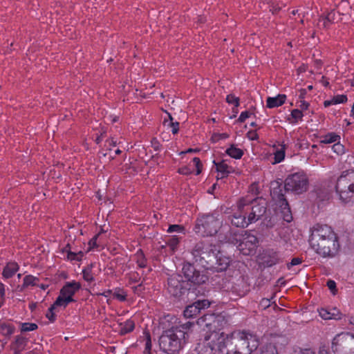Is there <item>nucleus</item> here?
Masks as SVG:
<instances>
[{
    "label": "nucleus",
    "mask_w": 354,
    "mask_h": 354,
    "mask_svg": "<svg viewBox=\"0 0 354 354\" xmlns=\"http://www.w3.org/2000/svg\"><path fill=\"white\" fill-rule=\"evenodd\" d=\"M354 174V173H351ZM352 176L351 174L346 173V174H342L337 180L336 184L334 186L335 192L339 194V198L344 201L348 198L347 192L348 184L351 181Z\"/></svg>",
    "instance_id": "obj_14"
},
{
    "label": "nucleus",
    "mask_w": 354,
    "mask_h": 354,
    "mask_svg": "<svg viewBox=\"0 0 354 354\" xmlns=\"http://www.w3.org/2000/svg\"><path fill=\"white\" fill-rule=\"evenodd\" d=\"M214 164L216 167V170L218 172L217 178H223L228 176L229 174L232 173L234 171V169L227 165V164L225 163V160H222L220 162H216V161H214Z\"/></svg>",
    "instance_id": "obj_19"
},
{
    "label": "nucleus",
    "mask_w": 354,
    "mask_h": 354,
    "mask_svg": "<svg viewBox=\"0 0 354 354\" xmlns=\"http://www.w3.org/2000/svg\"><path fill=\"white\" fill-rule=\"evenodd\" d=\"M327 20L330 24L337 23L340 19V13L339 12H335L334 10H331L328 15H326Z\"/></svg>",
    "instance_id": "obj_32"
},
{
    "label": "nucleus",
    "mask_w": 354,
    "mask_h": 354,
    "mask_svg": "<svg viewBox=\"0 0 354 354\" xmlns=\"http://www.w3.org/2000/svg\"><path fill=\"white\" fill-rule=\"evenodd\" d=\"M5 295L4 285L0 283V299H1Z\"/></svg>",
    "instance_id": "obj_62"
},
{
    "label": "nucleus",
    "mask_w": 354,
    "mask_h": 354,
    "mask_svg": "<svg viewBox=\"0 0 354 354\" xmlns=\"http://www.w3.org/2000/svg\"><path fill=\"white\" fill-rule=\"evenodd\" d=\"M226 101L229 104H234L236 107L239 106V98L232 94L227 95Z\"/></svg>",
    "instance_id": "obj_42"
},
{
    "label": "nucleus",
    "mask_w": 354,
    "mask_h": 354,
    "mask_svg": "<svg viewBox=\"0 0 354 354\" xmlns=\"http://www.w3.org/2000/svg\"><path fill=\"white\" fill-rule=\"evenodd\" d=\"M193 162L195 164L196 169H197L196 175H198L201 172L202 165H201V160L198 158L195 157L193 158Z\"/></svg>",
    "instance_id": "obj_48"
},
{
    "label": "nucleus",
    "mask_w": 354,
    "mask_h": 354,
    "mask_svg": "<svg viewBox=\"0 0 354 354\" xmlns=\"http://www.w3.org/2000/svg\"><path fill=\"white\" fill-rule=\"evenodd\" d=\"M308 178L303 172H296L288 176L284 182L285 191L299 194L307 191Z\"/></svg>",
    "instance_id": "obj_9"
},
{
    "label": "nucleus",
    "mask_w": 354,
    "mask_h": 354,
    "mask_svg": "<svg viewBox=\"0 0 354 354\" xmlns=\"http://www.w3.org/2000/svg\"><path fill=\"white\" fill-rule=\"evenodd\" d=\"M326 285L328 289L331 291V292L335 295L337 292L336 289V283L333 280H328L326 283Z\"/></svg>",
    "instance_id": "obj_46"
},
{
    "label": "nucleus",
    "mask_w": 354,
    "mask_h": 354,
    "mask_svg": "<svg viewBox=\"0 0 354 354\" xmlns=\"http://www.w3.org/2000/svg\"><path fill=\"white\" fill-rule=\"evenodd\" d=\"M306 94V89H301L299 91V98L302 100L304 97H305V95Z\"/></svg>",
    "instance_id": "obj_63"
},
{
    "label": "nucleus",
    "mask_w": 354,
    "mask_h": 354,
    "mask_svg": "<svg viewBox=\"0 0 354 354\" xmlns=\"http://www.w3.org/2000/svg\"><path fill=\"white\" fill-rule=\"evenodd\" d=\"M114 297L119 299L120 301H124L126 300V295H121L118 292H114Z\"/></svg>",
    "instance_id": "obj_61"
},
{
    "label": "nucleus",
    "mask_w": 354,
    "mask_h": 354,
    "mask_svg": "<svg viewBox=\"0 0 354 354\" xmlns=\"http://www.w3.org/2000/svg\"><path fill=\"white\" fill-rule=\"evenodd\" d=\"M281 207L283 209V211L282 212L283 219L287 223H290L292 220V216L289 207V205L286 207H285V205Z\"/></svg>",
    "instance_id": "obj_38"
},
{
    "label": "nucleus",
    "mask_w": 354,
    "mask_h": 354,
    "mask_svg": "<svg viewBox=\"0 0 354 354\" xmlns=\"http://www.w3.org/2000/svg\"><path fill=\"white\" fill-rule=\"evenodd\" d=\"M250 203V199L241 198L237 202V212L234 213L231 218V223L237 227H247L252 223H249V217L247 213V205Z\"/></svg>",
    "instance_id": "obj_11"
},
{
    "label": "nucleus",
    "mask_w": 354,
    "mask_h": 354,
    "mask_svg": "<svg viewBox=\"0 0 354 354\" xmlns=\"http://www.w3.org/2000/svg\"><path fill=\"white\" fill-rule=\"evenodd\" d=\"M120 329L119 333L121 335H124L133 330L135 324L133 321L128 319L124 324H120Z\"/></svg>",
    "instance_id": "obj_24"
},
{
    "label": "nucleus",
    "mask_w": 354,
    "mask_h": 354,
    "mask_svg": "<svg viewBox=\"0 0 354 354\" xmlns=\"http://www.w3.org/2000/svg\"><path fill=\"white\" fill-rule=\"evenodd\" d=\"M99 236V234L95 235V236H93L89 241L88 244L90 245V248L89 249L92 248H94L96 246V241H97V239Z\"/></svg>",
    "instance_id": "obj_59"
},
{
    "label": "nucleus",
    "mask_w": 354,
    "mask_h": 354,
    "mask_svg": "<svg viewBox=\"0 0 354 354\" xmlns=\"http://www.w3.org/2000/svg\"><path fill=\"white\" fill-rule=\"evenodd\" d=\"M178 173L183 175H189L192 173V169L187 166H185L178 169Z\"/></svg>",
    "instance_id": "obj_49"
},
{
    "label": "nucleus",
    "mask_w": 354,
    "mask_h": 354,
    "mask_svg": "<svg viewBox=\"0 0 354 354\" xmlns=\"http://www.w3.org/2000/svg\"><path fill=\"white\" fill-rule=\"evenodd\" d=\"M225 288L230 299L234 301L243 297L250 291L249 285L242 277L229 282Z\"/></svg>",
    "instance_id": "obj_12"
},
{
    "label": "nucleus",
    "mask_w": 354,
    "mask_h": 354,
    "mask_svg": "<svg viewBox=\"0 0 354 354\" xmlns=\"http://www.w3.org/2000/svg\"><path fill=\"white\" fill-rule=\"evenodd\" d=\"M151 146L155 151H158L160 150L161 145L156 138H153L151 140Z\"/></svg>",
    "instance_id": "obj_57"
},
{
    "label": "nucleus",
    "mask_w": 354,
    "mask_h": 354,
    "mask_svg": "<svg viewBox=\"0 0 354 354\" xmlns=\"http://www.w3.org/2000/svg\"><path fill=\"white\" fill-rule=\"evenodd\" d=\"M270 10L272 12V14H277L281 8L278 4H274L272 3L270 6Z\"/></svg>",
    "instance_id": "obj_55"
},
{
    "label": "nucleus",
    "mask_w": 354,
    "mask_h": 354,
    "mask_svg": "<svg viewBox=\"0 0 354 354\" xmlns=\"http://www.w3.org/2000/svg\"><path fill=\"white\" fill-rule=\"evenodd\" d=\"M347 96L346 95H335L330 100H326L324 102L325 107H328L330 105L337 104L340 103H345L347 102Z\"/></svg>",
    "instance_id": "obj_23"
},
{
    "label": "nucleus",
    "mask_w": 354,
    "mask_h": 354,
    "mask_svg": "<svg viewBox=\"0 0 354 354\" xmlns=\"http://www.w3.org/2000/svg\"><path fill=\"white\" fill-rule=\"evenodd\" d=\"M19 268V265L16 262H8L3 268L2 275L6 279H9L17 272Z\"/></svg>",
    "instance_id": "obj_22"
},
{
    "label": "nucleus",
    "mask_w": 354,
    "mask_h": 354,
    "mask_svg": "<svg viewBox=\"0 0 354 354\" xmlns=\"http://www.w3.org/2000/svg\"><path fill=\"white\" fill-rule=\"evenodd\" d=\"M295 354H315V352L311 348H299L295 351Z\"/></svg>",
    "instance_id": "obj_44"
},
{
    "label": "nucleus",
    "mask_w": 354,
    "mask_h": 354,
    "mask_svg": "<svg viewBox=\"0 0 354 354\" xmlns=\"http://www.w3.org/2000/svg\"><path fill=\"white\" fill-rule=\"evenodd\" d=\"M263 223L268 228H272L274 227L275 223V218L274 216H270L267 213L265 214V216L262 218Z\"/></svg>",
    "instance_id": "obj_34"
},
{
    "label": "nucleus",
    "mask_w": 354,
    "mask_h": 354,
    "mask_svg": "<svg viewBox=\"0 0 354 354\" xmlns=\"http://www.w3.org/2000/svg\"><path fill=\"white\" fill-rule=\"evenodd\" d=\"M151 349V337L149 333L147 334V338H146V343H145V353H149Z\"/></svg>",
    "instance_id": "obj_47"
},
{
    "label": "nucleus",
    "mask_w": 354,
    "mask_h": 354,
    "mask_svg": "<svg viewBox=\"0 0 354 354\" xmlns=\"http://www.w3.org/2000/svg\"><path fill=\"white\" fill-rule=\"evenodd\" d=\"M193 326V322H187L165 331L159 338L160 349L167 354L178 353L186 343Z\"/></svg>",
    "instance_id": "obj_5"
},
{
    "label": "nucleus",
    "mask_w": 354,
    "mask_h": 354,
    "mask_svg": "<svg viewBox=\"0 0 354 354\" xmlns=\"http://www.w3.org/2000/svg\"><path fill=\"white\" fill-rule=\"evenodd\" d=\"M259 258L265 267H272L281 261L279 252L273 249L264 250Z\"/></svg>",
    "instance_id": "obj_17"
},
{
    "label": "nucleus",
    "mask_w": 354,
    "mask_h": 354,
    "mask_svg": "<svg viewBox=\"0 0 354 354\" xmlns=\"http://www.w3.org/2000/svg\"><path fill=\"white\" fill-rule=\"evenodd\" d=\"M0 331L4 336H10L15 331V327L7 323L0 324Z\"/></svg>",
    "instance_id": "obj_27"
},
{
    "label": "nucleus",
    "mask_w": 354,
    "mask_h": 354,
    "mask_svg": "<svg viewBox=\"0 0 354 354\" xmlns=\"http://www.w3.org/2000/svg\"><path fill=\"white\" fill-rule=\"evenodd\" d=\"M227 235L225 236L223 241L233 244H238L239 250L245 255L250 254L254 251L259 243L258 239L248 231L244 234H239L238 232H233L230 227Z\"/></svg>",
    "instance_id": "obj_7"
},
{
    "label": "nucleus",
    "mask_w": 354,
    "mask_h": 354,
    "mask_svg": "<svg viewBox=\"0 0 354 354\" xmlns=\"http://www.w3.org/2000/svg\"><path fill=\"white\" fill-rule=\"evenodd\" d=\"M309 242L312 248L324 257H335L339 249L337 234L327 225H314L311 230Z\"/></svg>",
    "instance_id": "obj_4"
},
{
    "label": "nucleus",
    "mask_w": 354,
    "mask_h": 354,
    "mask_svg": "<svg viewBox=\"0 0 354 354\" xmlns=\"http://www.w3.org/2000/svg\"><path fill=\"white\" fill-rule=\"evenodd\" d=\"M210 302L207 299H198L187 306L183 312L186 318H193L200 314L201 310L209 308Z\"/></svg>",
    "instance_id": "obj_15"
},
{
    "label": "nucleus",
    "mask_w": 354,
    "mask_h": 354,
    "mask_svg": "<svg viewBox=\"0 0 354 354\" xmlns=\"http://www.w3.org/2000/svg\"><path fill=\"white\" fill-rule=\"evenodd\" d=\"M137 263L140 268H145L146 266V260L141 250L137 253Z\"/></svg>",
    "instance_id": "obj_40"
},
{
    "label": "nucleus",
    "mask_w": 354,
    "mask_h": 354,
    "mask_svg": "<svg viewBox=\"0 0 354 354\" xmlns=\"http://www.w3.org/2000/svg\"><path fill=\"white\" fill-rule=\"evenodd\" d=\"M182 271L186 280L180 274L170 275L167 278V291L171 297L178 299H184L186 296L187 300H194L203 293V290L199 286L205 283L209 277L205 271L196 270L188 261L183 263Z\"/></svg>",
    "instance_id": "obj_2"
},
{
    "label": "nucleus",
    "mask_w": 354,
    "mask_h": 354,
    "mask_svg": "<svg viewBox=\"0 0 354 354\" xmlns=\"http://www.w3.org/2000/svg\"><path fill=\"white\" fill-rule=\"evenodd\" d=\"M248 138L251 140H255L258 139V135L254 131H250L247 133Z\"/></svg>",
    "instance_id": "obj_56"
},
{
    "label": "nucleus",
    "mask_w": 354,
    "mask_h": 354,
    "mask_svg": "<svg viewBox=\"0 0 354 354\" xmlns=\"http://www.w3.org/2000/svg\"><path fill=\"white\" fill-rule=\"evenodd\" d=\"M222 223L218 212L203 214L197 218L194 230L202 236H212L218 233Z\"/></svg>",
    "instance_id": "obj_6"
},
{
    "label": "nucleus",
    "mask_w": 354,
    "mask_h": 354,
    "mask_svg": "<svg viewBox=\"0 0 354 354\" xmlns=\"http://www.w3.org/2000/svg\"><path fill=\"white\" fill-rule=\"evenodd\" d=\"M320 317L324 319H341V313L339 310L333 308L331 309L321 308L319 311Z\"/></svg>",
    "instance_id": "obj_18"
},
{
    "label": "nucleus",
    "mask_w": 354,
    "mask_h": 354,
    "mask_svg": "<svg viewBox=\"0 0 354 354\" xmlns=\"http://www.w3.org/2000/svg\"><path fill=\"white\" fill-rule=\"evenodd\" d=\"M245 209H247L249 217V223H255L262 219L267 213V201L262 198L250 199V203L247 205Z\"/></svg>",
    "instance_id": "obj_10"
},
{
    "label": "nucleus",
    "mask_w": 354,
    "mask_h": 354,
    "mask_svg": "<svg viewBox=\"0 0 354 354\" xmlns=\"http://www.w3.org/2000/svg\"><path fill=\"white\" fill-rule=\"evenodd\" d=\"M93 267V264L91 263L88 265L85 268L82 270L83 278L86 281H92L93 280V276L92 273V268Z\"/></svg>",
    "instance_id": "obj_30"
},
{
    "label": "nucleus",
    "mask_w": 354,
    "mask_h": 354,
    "mask_svg": "<svg viewBox=\"0 0 354 354\" xmlns=\"http://www.w3.org/2000/svg\"><path fill=\"white\" fill-rule=\"evenodd\" d=\"M260 354H278L277 351L274 345L268 344L264 346L261 351Z\"/></svg>",
    "instance_id": "obj_33"
},
{
    "label": "nucleus",
    "mask_w": 354,
    "mask_h": 354,
    "mask_svg": "<svg viewBox=\"0 0 354 354\" xmlns=\"http://www.w3.org/2000/svg\"><path fill=\"white\" fill-rule=\"evenodd\" d=\"M57 305H55V301L54 304L48 308L47 313L46 314V317L51 322H53L55 320V315L53 313V310Z\"/></svg>",
    "instance_id": "obj_39"
},
{
    "label": "nucleus",
    "mask_w": 354,
    "mask_h": 354,
    "mask_svg": "<svg viewBox=\"0 0 354 354\" xmlns=\"http://www.w3.org/2000/svg\"><path fill=\"white\" fill-rule=\"evenodd\" d=\"M339 139V136L336 135L334 133H330L326 135L321 140V142L324 144H330L336 142Z\"/></svg>",
    "instance_id": "obj_31"
},
{
    "label": "nucleus",
    "mask_w": 354,
    "mask_h": 354,
    "mask_svg": "<svg viewBox=\"0 0 354 354\" xmlns=\"http://www.w3.org/2000/svg\"><path fill=\"white\" fill-rule=\"evenodd\" d=\"M67 259L71 261H78V256H77V252H71V250H67Z\"/></svg>",
    "instance_id": "obj_50"
},
{
    "label": "nucleus",
    "mask_w": 354,
    "mask_h": 354,
    "mask_svg": "<svg viewBox=\"0 0 354 354\" xmlns=\"http://www.w3.org/2000/svg\"><path fill=\"white\" fill-rule=\"evenodd\" d=\"M304 115L302 113V111L299 109H293L291 111L290 115L288 118V120L291 124H295L299 120H301Z\"/></svg>",
    "instance_id": "obj_26"
},
{
    "label": "nucleus",
    "mask_w": 354,
    "mask_h": 354,
    "mask_svg": "<svg viewBox=\"0 0 354 354\" xmlns=\"http://www.w3.org/2000/svg\"><path fill=\"white\" fill-rule=\"evenodd\" d=\"M300 102H301V104L299 105V107L301 108V110L308 109V108L309 106V103H308L307 102H306L304 100H300Z\"/></svg>",
    "instance_id": "obj_60"
},
{
    "label": "nucleus",
    "mask_w": 354,
    "mask_h": 354,
    "mask_svg": "<svg viewBox=\"0 0 354 354\" xmlns=\"http://www.w3.org/2000/svg\"><path fill=\"white\" fill-rule=\"evenodd\" d=\"M301 262H302L301 259L298 258V257H295V258H293L291 260L290 263L287 264V267H288V269H290L291 266L299 265Z\"/></svg>",
    "instance_id": "obj_51"
},
{
    "label": "nucleus",
    "mask_w": 354,
    "mask_h": 354,
    "mask_svg": "<svg viewBox=\"0 0 354 354\" xmlns=\"http://www.w3.org/2000/svg\"><path fill=\"white\" fill-rule=\"evenodd\" d=\"M80 288L81 285L78 282H67L60 290V295L55 300V305L66 307L69 303L74 301L73 296Z\"/></svg>",
    "instance_id": "obj_13"
},
{
    "label": "nucleus",
    "mask_w": 354,
    "mask_h": 354,
    "mask_svg": "<svg viewBox=\"0 0 354 354\" xmlns=\"http://www.w3.org/2000/svg\"><path fill=\"white\" fill-rule=\"evenodd\" d=\"M347 192L349 193H354V183H349L347 189Z\"/></svg>",
    "instance_id": "obj_64"
},
{
    "label": "nucleus",
    "mask_w": 354,
    "mask_h": 354,
    "mask_svg": "<svg viewBox=\"0 0 354 354\" xmlns=\"http://www.w3.org/2000/svg\"><path fill=\"white\" fill-rule=\"evenodd\" d=\"M225 152L228 156L235 159H240L243 155V150L236 148L234 145H232L231 147L228 148Z\"/></svg>",
    "instance_id": "obj_25"
},
{
    "label": "nucleus",
    "mask_w": 354,
    "mask_h": 354,
    "mask_svg": "<svg viewBox=\"0 0 354 354\" xmlns=\"http://www.w3.org/2000/svg\"><path fill=\"white\" fill-rule=\"evenodd\" d=\"M216 319V317H215V315L214 314H207V315H203L199 319V322L201 324L204 323L205 326L209 327L212 325V321L214 322H215Z\"/></svg>",
    "instance_id": "obj_28"
},
{
    "label": "nucleus",
    "mask_w": 354,
    "mask_h": 354,
    "mask_svg": "<svg viewBox=\"0 0 354 354\" xmlns=\"http://www.w3.org/2000/svg\"><path fill=\"white\" fill-rule=\"evenodd\" d=\"M229 137V135L223 133H214L211 138V140L213 142H216L220 140L226 139Z\"/></svg>",
    "instance_id": "obj_43"
},
{
    "label": "nucleus",
    "mask_w": 354,
    "mask_h": 354,
    "mask_svg": "<svg viewBox=\"0 0 354 354\" xmlns=\"http://www.w3.org/2000/svg\"><path fill=\"white\" fill-rule=\"evenodd\" d=\"M167 243L172 250H174L179 243V238L177 236H169L167 240Z\"/></svg>",
    "instance_id": "obj_36"
},
{
    "label": "nucleus",
    "mask_w": 354,
    "mask_h": 354,
    "mask_svg": "<svg viewBox=\"0 0 354 354\" xmlns=\"http://www.w3.org/2000/svg\"><path fill=\"white\" fill-rule=\"evenodd\" d=\"M191 254L196 263L212 272L226 270L230 262L228 257L220 252L215 244L207 241H200L195 243Z\"/></svg>",
    "instance_id": "obj_3"
},
{
    "label": "nucleus",
    "mask_w": 354,
    "mask_h": 354,
    "mask_svg": "<svg viewBox=\"0 0 354 354\" xmlns=\"http://www.w3.org/2000/svg\"><path fill=\"white\" fill-rule=\"evenodd\" d=\"M28 339L25 337L17 335L15 342L12 344V349L15 354H20L27 345Z\"/></svg>",
    "instance_id": "obj_20"
},
{
    "label": "nucleus",
    "mask_w": 354,
    "mask_h": 354,
    "mask_svg": "<svg viewBox=\"0 0 354 354\" xmlns=\"http://www.w3.org/2000/svg\"><path fill=\"white\" fill-rule=\"evenodd\" d=\"M330 24H331L327 20L326 16L325 17L320 18L319 20V22H318V26L319 27L322 26L324 28H328Z\"/></svg>",
    "instance_id": "obj_45"
},
{
    "label": "nucleus",
    "mask_w": 354,
    "mask_h": 354,
    "mask_svg": "<svg viewBox=\"0 0 354 354\" xmlns=\"http://www.w3.org/2000/svg\"><path fill=\"white\" fill-rule=\"evenodd\" d=\"M250 115V113L249 111H243L241 113L239 118L237 121L239 122H243L248 118Z\"/></svg>",
    "instance_id": "obj_53"
},
{
    "label": "nucleus",
    "mask_w": 354,
    "mask_h": 354,
    "mask_svg": "<svg viewBox=\"0 0 354 354\" xmlns=\"http://www.w3.org/2000/svg\"><path fill=\"white\" fill-rule=\"evenodd\" d=\"M167 232H178L183 234H185V230L183 225H170L167 230Z\"/></svg>",
    "instance_id": "obj_37"
},
{
    "label": "nucleus",
    "mask_w": 354,
    "mask_h": 354,
    "mask_svg": "<svg viewBox=\"0 0 354 354\" xmlns=\"http://www.w3.org/2000/svg\"><path fill=\"white\" fill-rule=\"evenodd\" d=\"M285 157V151L283 149L278 150L274 154V163H279L281 162Z\"/></svg>",
    "instance_id": "obj_41"
},
{
    "label": "nucleus",
    "mask_w": 354,
    "mask_h": 354,
    "mask_svg": "<svg viewBox=\"0 0 354 354\" xmlns=\"http://www.w3.org/2000/svg\"><path fill=\"white\" fill-rule=\"evenodd\" d=\"M260 305L263 308H266L270 305V300L269 299L263 298L260 301Z\"/></svg>",
    "instance_id": "obj_58"
},
{
    "label": "nucleus",
    "mask_w": 354,
    "mask_h": 354,
    "mask_svg": "<svg viewBox=\"0 0 354 354\" xmlns=\"http://www.w3.org/2000/svg\"><path fill=\"white\" fill-rule=\"evenodd\" d=\"M286 95L279 94L276 97H268L266 100V106L269 109L278 107L284 104Z\"/></svg>",
    "instance_id": "obj_21"
},
{
    "label": "nucleus",
    "mask_w": 354,
    "mask_h": 354,
    "mask_svg": "<svg viewBox=\"0 0 354 354\" xmlns=\"http://www.w3.org/2000/svg\"><path fill=\"white\" fill-rule=\"evenodd\" d=\"M284 186L279 181L274 180L270 183V195L273 200L276 201L280 207L285 205L286 207L288 203L284 196Z\"/></svg>",
    "instance_id": "obj_16"
},
{
    "label": "nucleus",
    "mask_w": 354,
    "mask_h": 354,
    "mask_svg": "<svg viewBox=\"0 0 354 354\" xmlns=\"http://www.w3.org/2000/svg\"><path fill=\"white\" fill-rule=\"evenodd\" d=\"M331 349L334 354H354V335L337 334L333 339Z\"/></svg>",
    "instance_id": "obj_8"
},
{
    "label": "nucleus",
    "mask_w": 354,
    "mask_h": 354,
    "mask_svg": "<svg viewBox=\"0 0 354 354\" xmlns=\"http://www.w3.org/2000/svg\"><path fill=\"white\" fill-rule=\"evenodd\" d=\"M169 126H170L172 128L171 131L174 134H176L178 133V128H179V122H169Z\"/></svg>",
    "instance_id": "obj_54"
},
{
    "label": "nucleus",
    "mask_w": 354,
    "mask_h": 354,
    "mask_svg": "<svg viewBox=\"0 0 354 354\" xmlns=\"http://www.w3.org/2000/svg\"><path fill=\"white\" fill-rule=\"evenodd\" d=\"M38 281L39 278L32 275H27L24 278L23 288L28 287V286H39Z\"/></svg>",
    "instance_id": "obj_29"
},
{
    "label": "nucleus",
    "mask_w": 354,
    "mask_h": 354,
    "mask_svg": "<svg viewBox=\"0 0 354 354\" xmlns=\"http://www.w3.org/2000/svg\"><path fill=\"white\" fill-rule=\"evenodd\" d=\"M259 343L256 337L245 331L232 333L212 331L206 334L198 344V354H250L256 350Z\"/></svg>",
    "instance_id": "obj_1"
},
{
    "label": "nucleus",
    "mask_w": 354,
    "mask_h": 354,
    "mask_svg": "<svg viewBox=\"0 0 354 354\" xmlns=\"http://www.w3.org/2000/svg\"><path fill=\"white\" fill-rule=\"evenodd\" d=\"M37 328V325L35 323H22L21 324V332H28L32 331Z\"/></svg>",
    "instance_id": "obj_35"
},
{
    "label": "nucleus",
    "mask_w": 354,
    "mask_h": 354,
    "mask_svg": "<svg viewBox=\"0 0 354 354\" xmlns=\"http://www.w3.org/2000/svg\"><path fill=\"white\" fill-rule=\"evenodd\" d=\"M333 149L334 151L338 154L342 153L344 152V146L339 143L333 145Z\"/></svg>",
    "instance_id": "obj_52"
}]
</instances>
